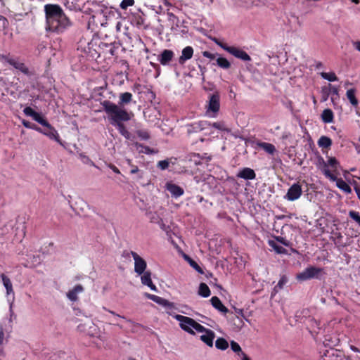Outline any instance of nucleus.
I'll return each instance as SVG.
<instances>
[{
	"instance_id": "46",
	"label": "nucleus",
	"mask_w": 360,
	"mask_h": 360,
	"mask_svg": "<svg viewBox=\"0 0 360 360\" xmlns=\"http://www.w3.org/2000/svg\"><path fill=\"white\" fill-rule=\"evenodd\" d=\"M349 217L353 219L355 222L358 224L360 226V214L358 212L354 210H351L349 212Z\"/></svg>"
},
{
	"instance_id": "8",
	"label": "nucleus",
	"mask_w": 360,
	"mask_h": 360,
	"mask_svg": "<svg viewBox=\"0 0 360 360\" xmlns=\"http://www.w3.org/2000/svg\"><path fill=\"white\" fill-rule=\"evenodd\" d=\"M220 109V94L215 91L208 96L207 104L206 105V112L213 113L212 117H215Z\"/></svg>"
},
{
	"instance_id": "20",
	"label": "nucleus",
	"mask_w": 360,
	"mask_h": 360,
	"mask_svg": "<svg viewBox=\"0 0 360 360\" xmlns=\"http://www.w3.org/2000/svg\"><path fill=\"white\" fill-rule=\"evenodd\" d=\"M0 60L8 63L15 68L22 71V63L18 62L15 58L11 57L9 55L1 54Z\"/></svg>"
},
{
	"instance_id": "55",
	"label": "nucleus",
	"mask_w": 360,
	"mask_h": 360,
	"mask_svg": "<svg viewBox=\"0 0 360 360\" xmlns=\"http://www.w3.org/2000/svg\"><path fill=\"white\" fill-rule=\"evenodd\" d=\"M8 22L7 19L3 15H0V30H4L6 28Z\"/></svg>"
},
{
	"instance_id": "62",
	"label": "nucleus",
	"mask_w": 360,
	"mask_h": 360,
	"mask_svg": "<svg viewBox=\"0 0 360 360\" xmlns=\"http://www.w3.org/2000/svg\"><path fill=\"white\" fill-rule=\"evenodd\" d=\"M108 167L116 174H120V169L114 165L110 164Z\"/></svg>"
},
{
	"instance_id": "17",
	"label": "nucleus",
	"mask_w": 360,
	"mask_h": 360,
	"mask_svg": "<svg viewBox=\"0 0 360 360\" xmlns=\"http://www.w3.org/2000/svg\"><path fill=\"white\" fill-rule=\"evenodd\" d=\"M24 114L27 116L31 117L33 120L40 124H41L46 120V118L41 112L35 111L31 107L25 108Z\"/></svg>"
},
{
	"instance_id": "21",
	"label": "nucleus",
	"mask_w": 360,
	"mask_h": 360,
	"mask_svg": "<svg viewBox=\"0 0 360 360\" xmlns=\"http://www.w3.org/2000/svg\"><path fill=\"white\" fill-rule=\"evenodd\" d=\"M210 302H211V304L212 305V307L214 309H216L217 310H218L219 311H220L221 313H223L225 314L229 312V309L223 304V303L221 302V301L220 300V299L218 297H217V296L212 297L210 299Z\"/></svg>"
},
{
	"instance_id": "7",
	"label": "nucleus",
	"mask_w": 360,
	"mask_h": 360,
	"mask_svg": "<svg viewBox=\"0 0 360 360\" xmlns=\"http://www.w3.org/2000/svg\"><path fill=\"white\" fill-rule=\"evenodd\" d=\"M121 44L120 42L114 41L111 43L100 42L98 49L100 50L103 56L110 58L111 56H117V50L120 49Z\"/></svg>"
},
{
	"instance_id": "37",
	"label": "nucleus",
	"mask_w": 360,
	"mask_h": 360,
	"mask_svg": "<svg viewBox=\"0 0 360 360\" xmlns=\"http://www.w3.org/2000/svg\"><path fill=\"white\" fill-rule=\"evenodd\" d=\"M215 347L220 350H225L229 347V343L224 338H218L215 341Z\"/></svg>"
},
{
	"instance_id": "2",
	"label": "nucleus",
	"mask_w": 360,
	"mask_h": 360,
	"mask_svg": "<svg viewBox=\"0 0 360 360\" xmlns=\"http://www.w3.org/2000/svg\"><path fill=\"white\" fill-rule=\"evenodd\" d=\"M47 31L57 34L63 33L72 26V22L58 4L44 6Z\"/></svg>"
},
{
	"instance_id": "42",
	"label": "nucleus",
	"mask_w": 360,
	"mask_h": 360,
	"mask_svg": "<svg viewBox=\"0 0 360 360\" xmlns=\"http://www.w3.org/2000/svg\"><path fill=\"white\" fill-rule=\"evenodd\" d=\"M210 127H212L217 129H219L220 131H227V132H229L230 130L226 128V124L224 123V122H214V123H211V126Z\"/></svg>"
},
{
	"instance_id": "13",
	"label": "nucleus",
	"mask_w": 360,
	"mask_h": 360,
	"mask_svg": "<svg viewBox=\"0 0 360 360\" xmlns=\"http://www.w3.org/2000/svg\"><path fill=\"white\" fill-rule=\"evenodd\" d=\"M174 58V53L170 49H164L158 56V60L163 66L172 65L171 63Z\"/></svg>"
},
{
	"instance_id": "5",
	"label": "nucleus",
	"mask_w": 360,
	"mask_h": 360,
	"mask_svg": "<svg viewBox=\"0 0 360 360\" xmlns=\"http://www.w3.org/2000/svg\"><path fill=\"white\" fill-rule=\"evenodd\" d=\"M41 125L43 128H41V131H39V133L47 136L49 139L56 141L63 148H65V142L63 141L60 139V136L57 130L47 121V120H46Z\"/></svg>"
},
{
	"instance_id": "32",
	"label": "nucleus",
	"mask_w": 360,
	"mask_h": 360,
	"mask_svg": "<svg viewBox=\"0 0 360 360\" xmlns=\"http://www.w3.org/2000/svg\"><path fill=\"white\" fill-rule=\"evenodd\" d=\"M257 146L269 154L272 155L276 152V148L272 143L266 142H258Z\"/></svg>"
},
{
	"instance_id": "53",
	"label": "nucleus",
	"mask_w": 360,
	"mask_h": 360,
	"mask_svg": "<svg viewBox=\"0 0 360 360\" xmlns=\"http://www.w3.org/2000/svg\"><path fill=\"white\" fill-rule=\"evenodd\" d=\"M134 4V0H122L120 3V8L122 9H127L129 6Z\"/></svg>"
},
{
	"instance_id": "31",
	"label": "nucleus",
	"mask_w": 360,
	"mask_h": 360,
	"mask_svg": "<svg viewBox=\"0 0 360 360\" xmlns=\"http://www.w3.org/2000/svg\"><path fill=\"white\" fill-rule=\"evenodd\" d=\"M184 259L186 261H187L188 262L190 266L192 268H193L198 273H199L200 274H204V271L202 270V269L191 257H190L188 255L184 254Z\"/></svg>"
},
{
	"instance_id": "4",
	"label": "nucleus",
	"mask_w": 360,
	"mask_h": 360,
	"mask_svg": "<svg viewBox=\"0 0 360 360\" xmlns=\"http://www.w3.org/2000/svg\"><path fill=\"white\" fill-rule=\"evenodd\" d=\"M321 274H324L323 268L309 266L303 271L297 274L296 278L300 281H305L313 278L321 279Z\"/></svg>"
},
{
	"instance_id": "51",
	"label": "nucleus",
	"mask_w": 360,
	"mask_h": 360,
	"mask_svg": "<svg viewBox=\"0 0 360 360\" xmlns=\"http://www.w3.org/2000/svg\"><path fill=\"white\" fill-rule=\"evenodd\" d=\"M169 162L168 160H160L158 162V167L161 170H165L169 167Z\"/></svg>"
},
{
	"instance_id": "57",
	"label": "nucleus",
	"mask_w": 360,
	"mask_h": 360,
	"mask_svg": "<svg viewBox=\"0 0 360 360\" xmlns=\"http://www.w3.org/2000/svg\"><path fill=\"white\" fill-rule=\"evenodd\" d=\"M287 282H288V278H287L285 276H283L280 278V280H279V281H278V284L276 285V288H283V285H284Z\"/></svg>"
},
{
	"instance_id": "52",
	"label": "nucleus",
	"mask_w": 360,
	"mask_h": 360,
	"mask_svg": "<svg viewBox=\"0 0 360 360\" xmlns=\"http://www.w3.org/2000/svg\"><path fill=\"white\" fill-rule=\"evenodd\" d=\"M275 240L276 242H278L285 247H289L290 245V242L282 236H275Z\"/></svg>"
},
{
	"instance_id": "11",
	"label": "nucleus",
	"mask_w": 360,
	"mask_h": 360,
	"mask_svg": "<svg viewBox=\"0 0 360 360\" xmlns=\"http://www.w3.org/2000/svg\"><path fill=\"white\" fill-rule=\"evenodd\" d=\"M211 126V122L206 120H201L197 122L188 124L186 126L188 134L200 132L204 129H208Z\"/></svg>"
},
{
	"instance_id": "60",
	"label": "nucleus",
	"mask_w": 360,
	"mask_h": 360,
	"mask_svg": "<svg viewBox=\"0 0 360 360\" xmlns=\"http://www.w3.org/2000/svg\"><path fill=\"white\" fill-rule=\"evenodd\" d=\"M72 290L77 294L79 292H82L84 291V287L80 285V284H78V285H76L73 288Z\"/></svg>"
},
{
	"instance_id": "12",
	"label": "nucleus",
	"mask_w": 360,
	"mask_h": 360,
	"mask_svg": "<svg viewBox=\"0 0 360 360\" xmlns=\"http://www.w3.org/2000/svg\"><path fill=\"white\" fill-rule=\"evenodd\" d=\"M302 193L301 186L298 183H295L288 188L284 198L289 201H294L300 197Z\"/></svg>"
},
{
	"instance_id": "10",
	"label": "nucleus",
	"mask_w": 360,
	"mask_h": 360,
	"mask_svg": "<svg viewBox=\"0 0 360 360\" xmlns=\"http://www.w3.org/2000/svg\"><path fill=\"white\" fill-rule=\"evenodd\" d=\"M131 255L134 260V271L138 275H142L146 272L147 263L144 259L141 257L136 252L131 251Z\"/></svg>"
},
{
	"instance_id": "58",
	"label": "nucleus",
	"mask_w": 360,
	"mask_h": 360,
	"mask_svg": "<svg viewBox=\"0 0 360 360\" xmlns=\"http://www.w3.org/2000/svg\"><path fill=\"white\" fill-rule=\"evenodd\" d=\"M24 75H27L30 77L31 79H36V75L33 72L29 71L28 68L24 67Z\"/></svg>"
},
{
	"instance_id": "22",
	"label": "nucleus",
	"mask_w": 360,
	"mask_h": 360,
	"mask_svg": "<svg viewBox=\"0 0 360 360\" xmlns=\"http://www.w3.org/2000/svg\"><path fill=\"white\" fill-rule=\"evenodd\" d=\"M205 334L202 335L200 337V339L205 343L208 347H213V340L215 338V333L214 331H212L210 329H207L205 332H204Z\"/></svg>"
},
{
	"instance_id": "23",
	"label": "nucleus",
	"mask_w": 360,
	"mask_h": 360,
	"mask_svg": "<svg viewBox=\"0 0 360 360\" xmlns=\"http://www.w3.org/2000/svg\"><path fill=\"white\" fill-rule=\"evenodd\" d=\"M26 257H27L26 263H24V266L32 268V267H35L36 266H37L38 264H39L41 263V258H40L39 255H32L27 254L26 255Z\"/></svg>"
},
{
	"instance_id": "40",
	"label": "nucleus",
	"mask_w": 360,
	"mask_h": 360,
	"mask_svg": "<svg viewBox=\"0 0 360 360\" xmlns=\"http://www.w3.org/2000/svg\"><path fill=\"white\" fill-rule=\"evenodd\" d=\"M320 75L323 79L328 80L329 82H335V81L338 80V77L333 72H321Z\"/></svg>"
},
{
	"instance_id": "28",
	"label": "nucleus",
	"mask_w": 360,
	"mask_h": 360,
	"mask_svg": "<svg viewBox=\"0 0 360 360\" xmlns=\"http://www.w3.org/2000/svg\"><path fill=\"white\" fill-rule=\"evenodd\" d=\"M321 120L324 123H332L334 120V115L333 111L329 109L326 108L323 110L321 113Z\"/></svg>"
},
{
	"instance_id": "6",
	"label": "nucleus",
	"mask_w": 360,
	"mask_h": 360,
	"mask_svg": "<svg viewBox=\"0 0 360 360\" xmlns=\"http://www.w3.org/2000/svg\"><path fill=\"white\" fill-rule=\"evenodd\" d=\"M320 356L323 360H352L349 356H346L344 352L330 347L323 352L320 351Z\"/></svg>"
},
{
	"instance_id": "36",
	"label": "nucleus",
	"mask_w": 360,
	"mask_h": 360,
	"mask_svg": "<svg viewBox=\"0 0 360 360\" xmlns=\"http://www.w3.org/2000/svg\"><path fill=\"white\" fill-rule=\"evenodd\" d=\"M233 309L234 311L238 315V316H236V318H237L238 321V323L237 324V326L239 328H240L244 323H243V321L242 319L240 318L239 316H241L242 318H244L247 321L248 320L245 317L243 309H238V308H237V307H236L234 306H233ZM235 324L236 325V323H235Z\"/></svg>"
},
{
	"instance_id": "33",
	"label": "nucleus",
	"mask_w": 360,
	"mask_h": 360,
	"mask_svg": "<svg viewBox=\"0 0 360 360\" xmlns=\"http://www.w3.org/2000/svg\"><path fill=\"white\" fill-rule=\"evenodd\" d=\"M332 140L326 136H322L318 141V145L321 148H328L332 146Z\"/></svg>"
},
{
	"instance_id": "63",
	"label": "nucleus",
	"mask_w": 360,
	"mask_h": 360,
	"mask_svg": "<svg viewBox=\"0 0 360 360\" xmlns=\"http://www.w3.org/2000/svg\"><path fill=\"white\" fill-rule=\"evenodd\" d=\"M174 317L178 321H179V323L183 322L184 320H186V316L179 315V314L176 315Z\"/></svg>"
},
{
	"instance_id": "1",
	"label": "nucleus",
	"mask_w": 360,
	"mask_h": 360,
	"mask_svg": "<svg viewBox=\"0 0 360 360\" xmlns=\"http://www.w3.org/2000/svg\"><path fill=\"white\" fill-rule=\"evenodd\" d=\"M101 105L108 115L110 123L115 127L119 133L126 139L132 141L134 136H131L123 124V122L131 120V115L125 109L119 108L117 104L108 100L101 102Z\"/></svg>"
},
{
	"instance_id": "47",
	"label": "nucleus",
	"mask_w": 360,
	"mask_h": 360,
	"mask_svg": "<svg viewBox=\"0 0 360 360\" xmlns=\"http://www.w3.org/2000/svg\"><path fill=\"white\" fill-rule=\"evenodd\" d=\"M187 158H188V160L193 161L196 165L200 164V158L198 153H191L188 155Z\"/></svg>"
},
{
	"instance_id": "27",
	"label": "nucleus",
	"mask_w": 360,
	"mask_h": 360,
	"mask_svg": "<svg viewBox=\"0 0 360 360\" xmlns=\"http://www.w3.org/2000/svg\"><path fill=\"white\" fill-rule=\"evenodd\" d=\"M119 98L120 100L117 105H118L119 108H121L122 106L127 105L131 102L132 94L129 92L122 93L120 94Z\"/></svg>"
},
{
	"instance_id": "9",
	"label": "nucleus",
	"mask_w": 360,
	"mask_h": 360,
	"mask_svg": "<svg viewBox=\"0 0 360 360\" xmlns=\"http://www.w3.org/2000/svg\"><path fill=\"white\" fill-rule=\"evenodd\" d=\"M193 55V47L188 46L183 49L181 51V55L178 58V62L172 64V68L176 72V76L179 75V72L177 71L178 65H184L186 61L190 60Z\"/></svg>"
},
{
	"instance_id": "29",
	"label": "nucleus",
	"mask_w": 360,
	"mask_h": 360,
	"mask_svg": "<svg viewBox=\"0 0 360 360\" xmlns=\"http://www.w3.org/2000/svg\"><path fill=\"white\" fill-rule=\"evenodd\" d=\"M268 244L271 248H272L274 249V250L277 254H281V255H287L288 254V250L285 248H284L283 246L277 244V243L275 240H269Z\"/></svg>"
},
{
	"instance_id": "45",
	"label": "nucleus",
	"mask_w": 360,
	"mask_h": 360,
	"mask_svg": "<svg viewBox=\"0 0 360 360\" xmlns=\"http://www.w3.org/2000/svg\"><path fill=\"white\" fill-rule=\"evenodd\" d=\"M24 127L34 129L38 132L41 131V127H39L36 124L30 122L29 121L24 120Z\"/></svg>"
},
{
	"instance_id": "50",
	"label": "nucleus",
	"mask_w": 360,
	"mask_h": 360,
	"mask_svg": "<svg viewBox=\"0 0 360 360\" xmlns=\"http://www.w3.org/2000/svg\"><path fill=\"white\" fill-rule=\"evenodd\" d=\"M192 329H195L196 331H198L199 333H204L208 328H205L204 326H202V325H200V323H198V322H196L194 320L193 325L192 326Z\"/></svg>"
},
{
	"instance_id": "24",
	"label": "nucleus",
	"mask_w": 360,
	"mask_h": 360,
	"mask_svg": "<svg viewBox=\"0 0 360 360\" xmlns=\"http://www.w3.org/2000/svg\"><path fill=\"white\" fill-rule=\"evenodd\" d=\"M134 147L136 148V150H139V153H145L147 155H152V154H156L158 153V150H155L154 148H151L148 146H145L142 143H140L139 142H135L134 143Z\"/></svg>"
},
{
	"instance_id": "59",
	"label": "nucleus",
	"mask_w": 360,
	"mask_h": 360,
	"mask_svg": "<svg viewBox=\"0 0 360 360\" xmlns=\"http://www.w3.org/2000/svg\"><path fill=\"white\" fill-rule=\"evenodd\" d=\"M168 20L172 23V26L174 25L175 20H177V18L174 13H168Z\"/></svg>"
},
{
	"instance_id": "25",
	"label": "nucleus",
	"mask_w": 360,
	"mask_h": 360,
	"mask_svg": "<svg viewBox=\"0 0 360 360\" xmlns=\"http://www.w3.org/2000/svg\"><path fill=\"white\" fill-rule=\"evenodd\" d=\"M186 320H184L183 322L179 323L181 328L191 335H195V332L192 329L194 319L188 316H186Z\"/></svg>"
},
{
	"instance_id": "64",
	"label": "nucleus",
	"mask_w": 360,
	"mask_h": 360,
	"mask_svg": "<svg viewBox=\"0 0 360 360\" xmlns=\"http://www.w3.org/2000/svg\"><path fill=\"white\" fill-rule=\"evenodd\" d=\"M354 191L356 193V195L359 198V200H360V186H354Z\"/></svg>"
},
{
	"instance_id": "61",
	"label": "nucleus",
	"mask_w": 360,
	"mask_h": 360,
	"mask_svg": "<svg viewBox=\"0 0 360 360\" xmlns=\"http://www.w3.org/2000/svg\"><path fill=\"white\" fill-rule=\"evenodd\" d=\"M328 88L330 89V94L332 93L333 95H337L338 96V89L337 87L333 86L329 84Z\"/></svg>"
},
{
	"instance_id": "41",
	"label": "nucleus",
	"mask_w": 360,
	"mask_h": 360,
	"mask_svg": "<svg viewBox=\"0 0 360 360\" xmlns=\"http://www.w3.org/2000/svg\"><path fill=\"white\" fill-rule=\"evenodd\" d=\"M141 283L144 285H147L149 284L152 280H151V272L150 271H147L141 275Z\"/></svg>"
},
{
	"instance_id": "16",
	"label": "nucleus",
	"mask_w": 360,
	"mask_h": 360,
	"mask_svg": "<svg viewBox=\"0 0 360 360\" xmlns=\"http://www.w3.org/2000/svg\"><path fill=\"white\" fill-rule=\"evenodd\" d=\"M94 46H96V44H94L92 41H91L88 43L87 46L84 49V51L89 60H96L101 55L100 50L96 49Z\"/></svg>"
},
{
	"instance_id": "30",
	"label": "nucleus",
	"mask_w": 360,
	"mask_h": 360,
	"mask_svg": "<svg viewBox=\"0 0 360 360\" xmlns=\"http://www.w3.org/2000/svg\"><path fill=\"white\" fill-rule=\"evenodd\" d=\"M213 65H217L218 67L224 70H227L231 68V63L226 58L219 55L216 60V63H213Z\"/></svg>"
},
{
	"instance_id": "19",
	"label": "nucleus",
	"mask_w": 360,
	"mask_h": 360,
	"mask_svg": "<svg viewBox=\"0 0 360 360\" xmlns=\"http://www.w3.org/2000/svg\"><path fill=\"white\" fill-rule=\"evenodd\" d=\"M166 188L167 190L174 198H179L184 193V189L175 184L167 183L166 185Z\"/></svg>"
},
{
	"instance_id": "38",
	"label": "nucleus",
	"mask_w": 360,
	"mask_h": 360,
	"mask_svg": "<svg viewBox=\"0 0 360 360\" xmlns=\"http://www.w3.org/2000/svg\"><path fill=\"white\" fill-rule=\"evenodd\" d=\"M1 276L2 278L3 284L6 289L7 294H11V292H13V288L11 280L4 274H2Z\"/></svg>"
},
{
	"instance_id": "49",
	"label": "nucleus",
	"mask_w": 360,
	"mask_h": 360,
	"mask_svg": "<svg viewBox=\"0 0 360 360\" xmlns=\"http://www.w3.org/2000/svg\"><path fill=\"white\" fill-rule=\"evenodd\" d=\"M212 40L219 46H220L222 49L229 52V49H230L231 47L230 46H228L226 44L221 42L219 39H217L215 37L212 38Z\"/></svg>"
},
{
	"instance_id": "18",
	"label": "nucleus",
	"mask_w": 360,
	"mask_h": 360,
	"mask_svg": "<svg viewBox=\"0 0 360 360\" xmlns=\"http://www.w3.org/2000/svg\"><path fill=\"white\" fill-rule=\"evenodd\" d=\"M237 176L245 180H253L256 178V174L252 169L249 167H244L240 170L237 174Z\"/></svg>"
},
{
	"instance_id": "14",
	"label": "nucleus",
	"mask_w": 360,
	"mask_h": 360,
	"mask_svg": "<svg viewBox=\"0 0 360 360\" xmlns=\"http://www.w3.org/2000/svg\"><path fill=\"white\" fill-rule=\"evenodd\" d=\"M144 295L148 299L153 301L159 305L165 307L167 309H172L174 308V303L171 302L165 298L148 292H146Z\"/></svg>"
},
{
	"instance_id": "15",
	"label": "nucleus",
	"mask_w": 360,
	"mask_h": 360,
	"mask_svg": "<svg viewBox=\"0 0 360 360\" xmlns=\"http://www.w3.org/2000/svg\"><path fill=\"white\" fill-rule=\"evenodd\" d=\"M228 53L245 62H249L252 60L247 52L235 46H231L230 49H229Z\"/></svg>"
},
{
	"instance_id": "43",
	"label": "nucleus",
	"mask_w": 360,
	"mask_h": 360,
	"mask_svg": "<svg viewBox=\"0 0 360 360\" xmlns=\"http://www.w3.org/2000/svg\"><path fill=\"white\" fill-rule=\"evenodd\" d=\"M321 101L325 102L328 99V97L330 94V89L327 86H323V87H321Z\"/></svg>"
},
{
	"instance_id": "56",
	"label": "nucleus",
	"mask_w": 360,
	"mask_h": 360,
	"mask_svg": "<svg viewBox=\"0 0 360 360\" xmlns=\"http://www.w3.org/2000/svg\"><path fill=\"white\" fill-rule=\"evenodd\" d=\"M202 56L205 58H210V60H214L216 56H218V53H212L207 51H205L202 52Z\"/></svg>"
},
{
	"instance_id": "48",
	"label": "nucleus",
	"mask_w": 360,
	"mask_h": 360,
	"mask_svg": "<svg viewBox=\"0 0 360 360\" xmlns=\"http://www.w3.org/2000/svg\"><path fill=\"white\" fill-rule=\"evenodd\" d=\"M327 167L330 166L333 169H336L339 165V162L334 157H331L328 158V162H326ZM328 169V167H327Z\"/></svg>"
},
{
	"instance_id": "35",
	"label": "nucleus",
	"mask_w": 360,
	"mask_h": 360,
	"mask_svg": "<svg viewBox=\"0 0 360 360\" xmlns=\"http://www.w3.org/2000/svg\"><path fill=\"white\" fill-rule=\"evenodd\" d=\"M355 89H348L346 93L348 100L354 106H356L358 105V99L355 96Z\"/></svg>"
},
{
	"instance_id": "44",
	"label": "nucleus",
	"mask_w": 360,
	"mask_h": 360,
	"mask_svg": "<svg viewBox=\"0 0 360 360\" xmlns=\"http://www.w3.org/2000/svg\"><path fill=\"white\" fill-rule=\"evenodd\" d=\"M230 346H231V350L233 352L237 353L238 355L242 356V353H244L242 351L241 347L239 345V344L238 342H235L234 340L231 341Z\"/></svg>"
},
{
	"instance_id": "34",
	"label": "nucleus",
	"mask_w": 360,
	"mask_h": 360,
	"mask_svg": "<svg viewBox=\"0 0 360 360\" xmlns=\"http://www.w3.org/2000/svg\"><path fill=\"white\" fill-rule=\"evenodd\" d=\"M198 293L200 296L205 298L210 295L211 292L207 284L201 283L199 285Z\"/></svg>"
},
{
	"instance_id": "39",
	"label": "nucleus",
	"mask_w": 360,
	"mask_h": 360,
	"mask_svg": "<svg viewBox=\"0 0 360 360\" xmlns=\"http://www.w3.org/2000/svg\"><path fill=\"white\" fill-rule=\"evenodd\" d=\"M135 133L142 141H148L150 139V134L148 130L138 129L135 131Z\"/></svg>"
},
{
	"instance_id": "3",
	"label": "nucleus",
	"mask_w": 360,
	"mask_h": 360,
	"mask_svg": "<svg viewBox=\"0 0 360 360\" xmlns=\"http://www.w3.org/2000/svg\"><path fill=\"white\" fill-rule=\"evenodd\" d=\"M318 162L319 165H323V168H321V171L323 174L328 179H330L333 181L336 182V186L338 188L344 191L345 193H351L352 188L349 186L347 183H346L342 179L338 178L335 175L333 174L329 169L327 168V165L326 164L325 160L321 156L318 158Z\"/></svg>"
},
{
	"instance_id": "26",
	"label": "nucleus",
	"mask_w": 360,
	"mask_h": 360,
	"mask_svg": "<svg viewBox=\"0 0 360 360\" xmlns=\"http://www.w3.org/2000/svg\"><path fill=\"white\" fill-rule=\"evenodd\" d=\"M112 8H108L107 6H105L104 5H100L98 6V8L95 11V14L98 15H103L104 17L107 18L108 15H114V13H118V11L117 9H115V11H112Z\"/></svg>"
},
{
	"instance_id": "54",
	"label": "nucleus",
	"mask_w": 360,
	"mask_h": 360,
	"mask_svg": "<svg viewBox=\"0 0 360 360\" xmlns=\"http://www.w3.org/2000/svg\"><path fill=\"white\" fill-rule=\"evenodd\" d=\"M67 297L72 302H75L78 300L77 294L72 289L68 292Z\"/></svg>"
}]
</instances>
